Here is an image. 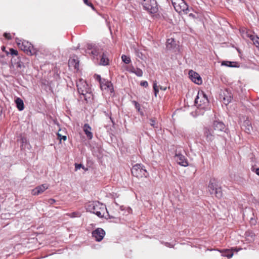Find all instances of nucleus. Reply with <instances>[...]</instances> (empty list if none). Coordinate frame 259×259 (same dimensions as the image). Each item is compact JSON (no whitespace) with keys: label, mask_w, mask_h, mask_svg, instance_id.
Instances as JSON below:
<instances>
[{"label":"nucleus","mask_w":259,"mask_h":259,"mask_svg":"<svg viewBox=\"0 0 259 259\" xmlns=\"http://www.w3.org/2000/svg\"><path fill=\"white\" fill-rule=\"evenodd\" d=\"M71 218H75V217H79L80 216V213L78 212H74L70 214H67Z\"/></svg>","instance_id":"obj_29"},{"label":"nucleus","mask_w":259,"mask_h":259,"mask_svg":"<svg viewBox=\"0 0 259 259\" xmlns=\"http://www.w3.org/2000/svg\"><path fill=\"white\" fill-rule=\"evenodd\" d=\"M91 53L94 56H97V52L96 50H92Z\"/></svg>","instance_id":"obj_43"},{"label":"nucleus","mask_w":259,"mask_h":259,"mask_svg":"<svg viewBox=\"0 0 259 259\" xmlns=\"http://www.w3.org/2000/svg\"><path fill=\"white\" fill-rule=\"evenodd\" d=\"M105 235V231L101 228H97L92 232V236L97 241H101Z\"/></svg>","instance_id":"obj_10"},{"label":"nucleus","mask_w":259,"mask_h":259,"mask_svg":"<svg viewBox=\"0 0 259 259\" xmlns=\"http://www.w3.org/2000/svg\"><path fill=\"white\" fill-rule=\"evenodd\" d=\"M15 103L16 104L17 107L19 111H22L24 109V103L22 99L19 98H17L15 100Z\"/></svg>","instance_id":"obj_21"},{"label":"nucleus","mask_w":259,"mask_h":259,"mask_svg":"<svg viewBox=\"0 0 259 259\" xmlns=\"http://www.w3.org/2000/svg\"><path fill=\"white\" fill-rule=\"evenodd\" d=\"M150 124L152 126H155V121L153 119H150Z\"/></svg>","instance_id":"obj_38"},{"label":"nucleus","mask_w":259,"mask_h":259,"mask_svg":"<svg viewBox=\"0 0 259 259\" xmlns=\"http://www.w3.org/2000/svg\"><path fill=\"white\" fill-rule=\"evenodd\" d=\"M108 59L103 55L101 59L100 64L102 65H106L108 64Z\"/></svg>","instance_id":"obj_26"},{"label":"nucleus","mask_w":259,"mask_h":259,"mask_svg":"<svg viewBox=\"0 0 259 259\" xmlns=\"http://www.w3.org/2000/svg\"><path fill=\"white\" fill-rule=\"evenodd\" d=\"M240 249H236L235 248H233L232 249H226L224 250H220L221 252L222 253V255L224 256H226L228 258H231L233 255V250H236L238 251Z\"/></svg>","instance_id":"obj_18"},{"label":"nucleus","mask_w":259,"mask_h":259,"mask_svg":"<svg viewBox=\"0 0 259 259\" xmlns=\"http://www.w3.org/2000/svg\"><path fill=\"white\" fill-rule=\"evenodd\" d=\"M136 69V68H135L133 66H131L129 69V71L130 72L135 73Z\"/></svg>","instance_id":"obj_40"},{"label":"nucleus","mask_w":259,"mask_h":259,"mask_svg":"<svg viewBox=\"0 0 259 259\" xmlns=\"http://www.w3.org/2000/svg\"><path fill=\"white\" fill-rule=\"evenodd\" d=\"M127 211L128 213H130L132 211V209L130 208H127Z\"/></svg>","instance_id":"obj_48"},{"label":"nucleus","mask_w":259,"mask_h":259,"mask_svg":"<svg viewBox=\"0 0 259 259\" xmlns=\"http://www.w3.org/2000/svg\"><path fill=\"white\" fill-rule=\"evenodd\" d=\"M195 104L198 108L197 113L198 114L203 113L199 112V110L207 109L208 108L209 102L207 97L202 91L198 92L197 96L195 100Z\"/></svg>","instance_id":"obj_2"},{"label":"nucleus","mask_w":259,"mask_h":259,"mask_svg":"<svg viewBox=\"0 0 259 259\" xmlns=\"http://www.w3.org/2000/svg\"><path fill=\"white\" fill-rule=\"evenodd\" d=\"M175 10L179 13L183 12L188 14L189 7L187 3L184 0H170Z\"/></svg>","instance_id":"obj_5"},{"label":"nucleus","mask_w":259,"mask_h":259,"mask_svg":"<svg viewBox=\"0 0 259 259\" xmlns=\"http://www.w3.org/2000/svg\"><path fill=\"white\" fill-rule=\"evenodd\" d=\"M135 74L138 76L141 77L142 76L143 73V71L141 69L137 68L135 70Z\"/></svg>","instance_id":"obj_27"},{"label":"nucleus","mask_w":259,"mask_h":259,"mask_svg":"<svg viewBox=\"0 0 259 259\" xmlns=\"http://www.w3.org/2000/svg\"><path fill=\"white\" fill-rule=\"evenodd\" d=\"M189 77L191 80L197 84H201L202 80L200 76L196 72L190 70L189 72Z\"/></svg>","instance_id":"obj_12"},{"label":"nucleus","mask_w":259,"mask_h":259,"mask_svg":"<svg viewBox=\"0 0 259 259\" xmlns=\"http://www.w3.org/2000/svg\"><path fill=\"white\" fill-rule=\"evenodd\" d=\"M76 85L79 94L84 96L86 99L85 96L90 95V89L86 81L82 79H79L76 82Z\"/></svg>","instance_id":"obj_7"},{"label":"nucleus","mask_w":259,"mask_h":259,"mask_svg":"<svg viewBox=\"0 0 259 259\" xmlns=\"http://www.w3.org/2000/svg\"><path fill=\"white\" fill-rule=\"evenodd\" d=\"M249 121H246L244 123V125H247L246 127L245 128L244 130L247 133H250L252 129V126L250 125H249Z\"/></svg>","instance_id":"obj_24"},{"label":"nucleus","mask_w":259,"mask_h":259,"mask_svg":"<svg viewBox=\"0 0 259 259\" xmlns=\"http://www.w3.org/2000/svg\"><path fill=\"white\" fill-rule=\"evenodd\" d=\"M68 66L70 68L78 69L79 67V61L77 59L71 58L69 60Z\"/></svg>","instance_id":"obj_14"},{"label":"nucleus","mask_w":259,"mask_h":259,"mask_svg":"<svg viewBox=\"0 0 259 259\" xmlns=\"http://www.w3.org/2000/svg\"><path fill=\"white\" fill-rule=\"evenodd\" d=\"M10 54L12 55H15L17 56L18 55V51L17 50H15L13 49H10Z\"/></svg>","instance_id":"obj_32"},{"label":"nucleus","mask_w":259,"mask_h":259,"mask_svg":"<svg viewBox=\"0 0 259 259\" xmlns=\"http://www.w3.org/2000/svg\"><path fill=\"white\" fill-rule=\"evenodd\" d=\"M49 188V185L47 184H44L38 186L34 189L32 190L31 194L32 195H38Z\"/></svg>","instance_id":"obj_11"},{"label":"nucleus","mask_w":259,"mask_h":259,"mask_svg":"<svg viewBox=\"0 0 259 259\" xmlns=\"http://www.w3.org/2000/svg\"><path fill=\"white\" fill-rule=\"evenodd\" d=\"M213 128L215 131H223L225 128V125L224 124L220 121H214L213 122Z\"/></svg>","instance_id":"obj_16"},{"label":"nucleus","mask_w":259,"mask_h":259,"mask_svg":"<svg viewBox=\"0 0 259 259\" xmlns=\"http://www.w3.org/2000/svg\"><path fill=\"white\" fill-rule=\"evenodd\" d=\"M251 170L254 172L257 175L259 176V168H255L254 167H252L251 168Z\"/></svg>","instance_id":"obj_34"},{"label":"nucleus","mask_w":259,"mask_h":259,"mask_svg":"<svg viewBox=\"0 0 259 259\" xmlns=\"http://www.w3.org/2000/svg\"><path fill=\"white\" fill-rule=\"evenodd\" d=\"M133 103L135 104V108L138 111L140 110V104L136 101H133Z\"/></svg>","instance_id":"obj_33"},{"label":"nucleus","mask_w":259,"mask_h":259,"mask_svg":"<svg viewBox=\"0 0 259 259\" xmlns=\"http://www.w3.org/2000/svg\"><path fill=\"white\" fill-rule=\"evenodd\" d=\"M141 85L145 87H147L148 85V82L146 81H142L140 83Z\"/></svg>","instance_id":"obj_37"},{"label":"nucleus","mask_w":259,"mask_h":259,"mask_svg":"<svg viewBox=\"0 0 259 259\" xmlns=\"http://www.w3.org/2000/svg\"><path fill=\"white\" fill-rule=\"evenodd\" d=\"M87 209L100 218L109 216L111 218H115L117 215L115 212L109 214L106 206L98 201L90 203L87 205Z\"/></svg>","instance_id":"obj_1"},{"label":"nucleus","mask_w":259,"mask_h":259,"mask_svg":"<svg viewBox=\"0 0 259 259\" xmlns=\"http://www.w3.org/2000/svg\"><path fill=\"white\" fill-rule=\"evenodd\" d=\"M240 33L243 38L246 39L247 38H251L253 35L251 34V32L247 30L245 28H242L240 30Z\"/></svg>","instance_id":"obj_17"},{"label":"nucleus","mask_w":259,"mask_h":259,"mask_svg":"<svg viewBox=\"0 0 259 259\" xmlns=\"http://www.w3.org/2000/svg\"><path fill=\"white\" fill-rule=\"evenodd\" d=\"M5 36L7 38H10V34L7 33H5Z\"/></svg>","instance_id":"obj_45"},{"label":"nucleus","mask_w":259,"mask_h":259,"mask_svg":"<svg viewBox=\"0 0 259 259\" xmlns=\"http://www.w3.org/2000/svg\"><path fill=\"white\" fill-rule=\"evenodd\" d=\"M23 66V64H22V62H18L17 63V67L21 68V67H22Z\"/></svg>","instance_id":"obj_42"},{"label":"nucleus","mask_w":259,"mask_h":259,"mask_svg":"<svg viewBox=\"0 0 259 259\" xmlns=\"http://www.w3.org/2000/svg\"><path fill=\"white\" fill-rule=\"evenodd\" d=\"M16 43L18 47L27 54L29 55H33L35 53V50L33 46L29 42L24 40L16 39Z\"/></svg>","instance_id":"obj_3"},{"label":"nucleus","mask_w":259,"mask_h":259,"mask_svg":"<svg viewBox=\"0 0 259 259\" xmlns=\"http://www.w3.org/2000/svg\"><path fill=\"white\" fill-rule=\"evenodd\" d=\"M58 138L60 139V140H63L64 141H65L67 139L66 136H61V134L59 133H58L57 134Z\"/></svg>","instance_id":"obj_35"},{"label":"nucleus","mask_w":259,"mask_h":259,"mask_svg":"<svg viewBox=\"0 0 259 259\" xmlns=\"http://www.w3.org/2000/svg\"><path fill=\"white\" fill-rule=\"evenodd\" d=\"M100 87L102 91H104L105 93H109L110 96L113 93L114 89L113 85L108 80L103 79L102 81H101Z\"/></svg>","instance_id":"obj_9"},{"label":"nucleus","mask_w":259,"mask_h":259,"mask_svg":"<svg viewBox=\"0 0 259 259\" xmlns=\"http://www.w3.org/2000/svg\"><path fill=\"white\" fill-rule=\"evenodd\" d=\"M246 237H250V239L247 238V240L249 241H252L253 240V234L252 232H247L245 234Z\"/></svg>","instance_id":"obj_30"},{"label":"nucleus","mask_w":259,"mask_h":259,"mask_svg":"<svg viewBox=\"0 0 259 259\" xmlns=\"http://www.w3.org/2000/svg\"><path fill=\"white\" fill-rule=\"evenodd\" d=\"M250 39L252 41L253 44L259 50V37H258L257 36L253 35Z\"/></svg>","instance_id":"obj_23"},{"label":"nucleus","mask_w":259,"mask_h":259,"mask_svg":"<svg viewBox=\"0 0 259 259\" xmlns=\"http://www.w3.org/2000/svg\"><path fill=\"white\" fill-rule=\"evenodd\" d=\"M208 191L211 194H214L217 198L222 196V192L220 188H218L217 181L214 179H211L208 186Z\"/></svg>","instance_id":"obj_6"},{"label":"nucleus","mask_w":259,"mask_h":259,"mask_svg":"<svg viewBox=\"0 0 259 259\" xmlns=\"http://www.w3.org/2000/svg\"><path fill=\"white\" fill-rule=\"evenodd\" d=\"M143 6L145 9L151 13H155L158 10L157 3L155 0H143Z\"/></svg>","instance_id":"obj_8"},{"label":"nucleus","mask_w":259,"mask_h":259,"mask_svg":"<svg viewBox=\"0 0 259 259\" xmlns=\"http://www.w3.org/2000/svg\"><path fill=\"white\" fill-rule=\"evenodd\" d=\"M175 159L180 165L183 166H187L188 165V163L186 160L185 156L181 154H177L175 156Z\"/></svg>","instance_id":"obj_13"},{"label":"nucleus","mask_w":259,"mask_h":259,"mask_svg":"<svg viewBox=\"0 0 259 259\" xmlns=\"http://www.w3.org/2000/svg\"><path fill=\"white\" fill-rule=\"evenodd\" d=\"M121 59L122 61L125 64H129L131 61L130 57L125 55H122L121 56Z\"/></svg>","instance_id":"obj_25"},{"label":"nucleus","mask_w":259,"mask_h":259,"mask_svg":"<svg viewBox=\"0 0 259 259\" xmlns=\"http://www.w3.org/2000/svg\"><path fill=\"white\" fill-rule=\"evenodd\" d=\"M175 41L174 39L170 38L167 39V47L169 48H171L172 47V44L174 43Z\"/></svg>","instance_id":"obj_31"},{"label":"nucleus","mask_w":259,"mask_h":259,"mask_svg":"<svg viewBox=\"0 0 259 259\" xmlns=\"http://www.w3.org/2000/svg\"><path fill=\"white\" fill-rule=\"evenodd\" d=\"M56 202V200L54 199H50L48 200V203L50 204H53Z\"/></svg>","instance_id":"obj_41"},{"label":"nucleus","mask_w":259,"mask_h":259,"mask_svg":"<svg viewBox=\"0 0 259 259\" xmlns=\"http://www.w3.org/2000/svg\"><path fill=\"white\" fill-rule=\"evenodd\" d=\"M189 17H191L193 18H194L195 17V15L194 14H192V13L190 14L189 15Z\"/></svg>","instance_id":"obj_46"},{"label":"nucleus","mask_w":259,"mask_h":259,"mask_svg":"<svg viewBox=\"0 0 259 259\" xmlns=\"http://www.w3.org/2000/svg\"><path fill=\"white\" fill-rule=\"evenodd\" d=\"M223 102L226 105L228 104L232 100L231 94L226 91L223 93Z\"/></svg>","instance_id":"obj_19"},{"label":"nucleus","mask_w":259,"mask_h":259,"mask_svg":"<svg viewBox=\"0 0 259 259\" xmlns=\"http://www.w3.org/2000/svg\"><path fill=\"white\" fill-rule=\"evenodd\" d=\"M132 174L138 178H147L149 174L145 168L144 165L141 164L134 165L132 169Z\"/></svg>","instance_id":"obj_4"},{"label":"nucleus","mask_w":259,"mask_h":259,"mask_svg":"<svg viewBox=\"0 0 259 259\" xmlns=\"http://www.w3.org/2000/svg\"><path fill=\"white\" fill-rule=\"evenodd\" d=\"M83 2L87 5L89 6L94 9L93 5L91 3H89L88 0H83Z\"/></svg>","instance_id":"obj_39"},{"label":"nucleus","mask_w":259,"mask_h":259,"mask_svg":"<svg viewBox=\"0 0 259 259\" xmlns=\"http://www.w3.org/2000/svg\"><path fill=\"white\" fill-rule=\"evenodd\" d=\"M204 135L207 141H211L214 138L213 132L210 128L205 129Z\"/></svg>","instance_id":"obj_15"},{"label":"nucleus","mask_w":259,"mask_h":259,"mask_svg":"<svg viewBox=\"0 0 259 259\" xmlns=\"http://www.w3.org/2000/svg\"><path fill=\"white\" fill-rule=\"evenodd\" d=\"M153 90L154 91L155 97H156L157 96V94L158 93V87H157V83L156 81L154 82L153 83Z\"/></svg>","instance_id":"obj_28"},{"label":"nucleus","mask_w":259,"mask_h":259,"mask_svg":"<svg viewBox=\"0 0 259 259\" xmlns=\"http://www.w3.org/2000/svg\"><path fill=\"white\" fill-rule=\"evenodd\" d=\"M83 131L89 139L93 138V134L91 132V127L88 124H85L83 126Z\"/></svg>","instance_id":"obj_20"},{"label":"nucleus","mask_w":259,"mask_h":259,"mask_svg":"<svg viewBox=\"0 0 259 259\" xmlns=\"http://www.w3.org/2000/svg\"><path fill=\"white\" fill-rule=\"evenodd\" d=\"M222 66H226L231 67H238L237 63L236 62H231V61H223L222 62Z\"/></svg>","instance_id":"obj_22"},{"label":"nucleus","mask_w":259,"mask_h":259,"mask_svg":"<svg viewBox=\"0 0 259 259\" xmlns=\"http://www.w3.org/2000/svg\"><path fill=\"white\" fill-rule=\"evenodd\" d=\"M97 79H98L99 81H100V83H101V81H102L103 80L101 79V77L100 75H97V77H96Z\"/></svg>","instance_id":"obj_44"},{"label":"nucleus","mask_w":259,"mask_h":259,"mask_svg":"<svg viewBox=\"0 0 259 259\" xmlns=\"http://www.w3.org/2000/svg\"><path fill=\"white\" fill-rule=\"evenodd\" d=\"M81 167L84 169V166L81 164H75V170L79 169Z\"/></svg>","instance_id":"obj_36"},{"label":"nucleus","mask_w":259,"mask_h":259,"mask_svg":"<svg viewBox=\"0 0 259 259\" xmlns=\"http://www.w3.org/2000/svg\"><path fill=\"white\" fill-rule=\"evenodd\" d=\"M160 90H163V91H165L166 90V87H160Z\"/></svg>","instance_id":"obj_47"},{"label":"nucleus","mask_w":259,"mask_h":259,"mask_svg":"<svg viewBox=\"0 0 259 259\" xmlns=\"http://www.w3.org/2000/svg\"><path fill=\"white\" fill-rule=\"evenodd\" d=\"M234 1V2H237L238 1H239V0H233Z\"/></svg>","instance_id":"obj_49"}]
</instances>
